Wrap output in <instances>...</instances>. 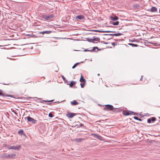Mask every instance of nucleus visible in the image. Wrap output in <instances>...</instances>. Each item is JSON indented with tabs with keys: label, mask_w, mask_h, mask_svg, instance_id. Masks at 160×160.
<instances>
[{
	"label": "nucleus",
	"mask_w": 160,
	"mask_h": 160,
	"mask_svg": "<svg viewBox=\"0 0 160 160\" xmlns=\"http://www.w3.org/2000/svg\"><path fill=\"white\" fill-rule=\"evenodd\" d=\"M2 157L4 158H9V154L6 155V154H3L2 156Z\"/></svg>",
	"instance_id": "obj_19"
},
{
	"label": "nucleus",
	"mask_w": 160,
	"mask_h": 160,
	"mask_svg": "<svg viewBox=\"0 0 160 160\" xmlns=\"http://www.w3.org/2000/svg\"><path fill=\"white\" fill-rule=\"evenodd\" d=\"M123 114L126 116L130 115H132V114H133L134 115H136V114L135 113H134L133 112H131V111L129 112L127 111H123Z\"/></svg>",
	"instance_id": "obj_4"
},
{
	"label": "nucleus",
	"mask_w": 160,
	"mask_h": 160,
	"mask_svg": "<svg viewBox=\"0 0 160 160\" xmlns=\"http://www.w3.org/2000/svg\"><path fill=\"white\" fill-rule=\"evenodd\" d=\"M71 104L72 105H77L78 104V102L76 100H74L71 102Z\"/></svg>",
	"instance_id": "obj_15"
},
{
	"label": "nucleus",
	"mask_w": 160,
	"mask_h": 160,
	"mask_svg": "<svg viewBox=\"0 0 160 160\" xmlns=\"http://www.w3.org/2000/svg\"><path fill=\"white\" fill-rule=\"evenodd\" d=\"M84 51L86 52V51H88V52H92V50H88V49H85L84 50Z\"/></svg>",
	"instance_id": "obj_30"
},
{
	"label": "nucleus",
	"mask_w": 160,
	"mask_h": 160,
	"mask_svg": "<svg viewBox=\"0 0 160 160\" xmlns=\"http://www.w3.org/2000/svg\"><path fill=\"white\" fill-rule=\"evenodd\" d=\"M119 23L118 21H116L115 22H113L112 24L114 25H118Z\"/></svg>",
	"instance_id": "obj_22"
},
{
	"label": "nucleus",
	"mask_w": 160,
	"mask_h": 160,
	"mask_svg": "<svg viewBox=\"0 0 160 160\" xmlns=\"http://www.w3.org/2000/svg\"><path fill=\"white\" fill-rule=\"evenodd\" d=\"M76 18L81 20L84 18V16L82 15H79L76 16Z\"/></svg>",
	"instance_id": "obj_12"
},
{
	"label": "nucleus",
	"mask_w": 160,
	"mask_h": 160,
	"mask_svg": "<svg viewBox=\"0 0 160 160\" xmlns=\"http://www.w3.org/2000/svg\"><path fill=\"white\" fill-rule=\"evenodd\" d=\"M7 147L9 149H14V150H18L20 148V146H11L9 145H7Z\"/></svg>",
	"instance_id": "obj_2"
},
{
	"label": "nucleus",
	"mask_w": 160,
	"mask_h": 160,
	"mask_svg": "<svg viewBox=\"0 0 160 160\" xmlns=\"http://www.w3.org/2000/svg\"><path fill=\"white\" fill-rule=\"evenodd\" d=\"M79 64V63L78 62L75 64H74L73 66L72 67V68L74 69L76 68V67L77 66V65H78Z\"/></svg>",
	"instance_id": "obj_24"
},
{
	"label": "nucleus",
	"mask_w": 160,
	"mask_h": 160,
	"mask_svg": "<svg viewBox=\"0 0 160 160\" xmlns=\"http://www.w3.org/2000/svg\"><path fill=\"white\" fill-rule=\"evenodd\" d=\"M93 31H95V32H115V31H100L98 30H93Z\"/></svg>",
	"instance_id": "obj_8"
},
{
	"label": "nucleus",
	"mask_w": 160,
	"mask_h": 160,
	"mask_svg": "<svg viewBox=\"0 0 160 160\" xmlns=\"http://www.w3.org/2000/svg\"><path fill=\"white\" fill-rule=\"evenodd\" d=\"M159 118L160 119V117H159Z\"/></svg>",
	"instance_id": "obj_42"
},
{
	"label": "nucleus",
	"mask_w": 160,
	"mask_h": 160,
	"mask_svg": "<svg viewBox=\"0 0 160 160\" xmlns=\"http://www.w3.org/2000/svg\"><path fill=\"white\" fill-rule=\"evenodd\" d=\"M151 118H149L148 119L147 122L148 123H150L151 122Z\"/></svg>",
	"instance_id": "obj_32"
},
{
	"label": "nucleus",
	"mask_w": 160,
	"mask_h": 160,
	"mask_svg": "<svg viewBox=\"0 0 160 160\" xmlns=\"http://www.w3.org/2000/svg\"><path fill=\"white\" fill-rule=\"evenodd\" d=\"M128 44L130 46H132V47H137L138 46V45L137 44L133 43H129Z\"/></svg>",
	"instance_id": "obj_23"
},
{
	"label": "nucleus",
	"mask_w": 160,
	"mask_h": 160,
	"mask_svg": "<svg viewBox=\"0 0 160 160\" xmlns=\"http://www.w3.org/2000/svg\"><path fill=\"white\" fill-rule=\"evenodd\" d=\"M9 158H12L15 157L16 156V155L15 154H9Z\"/></svg>",
	"instance_id": "obj_18"
},
{
	"label": "nucleus",
	"mask_w": 160,
	"mask_h": 160,
	"mask_svg": "<svg viewBox=\"0 0 160 160\" xmlns=\"http://www.w3.org/2000/svg\"><path fill=\"white\" fill-rule=\"evenodd\" d=\"M23 131L22 130H19L18 132V134L21 135H22V134H23Z\"/></svg>",
	"instance_id": "obj_20"
},
{
	"label": "nucleus",
	"mask_w": 160,
	"mask_h": 160,
	"mask_svg": "<svg viewBox=\"0 0 160 160\" xmlns=\"http://www.w3.org/2000/svg\"><path fill=\"white\" fill-rule=\"evenodd\" d=\"M159 12L160 13V10H159Z\"/></svg>",
	"instance_id": "obj_41"
},
{
	"label": "nucleus",
	"mask_w": 160,
	"mask_h": 160,
	"mask_svg": "<svg viewBox=\"0 0 160 160\" xmlns=\"http://www.w3.org/2000/svg\"><path fill=\"white\" fill-rule=\"evenodd\" d=\"M0 96L12 97V95L6 94L5 93H3L2 91H1L0 90Z\"/></svg>",
	"instance_id": "obj_7"
},
{
	"label": "nucleus",
	"mask_w": 160,
	"mask_h": 160,
	"mask_svg": "<svg viewBox=\"0 0 160 160\" xmlns=\"http://www.w3.org/2000/svg\"><path fill=\"white\" fill-rule=\"evenodd\" d=\"M138 120L139 121H142V119H141L138 118Z\"/></svg>",
	"instance_id": "obj_38"
},
{
	"label": "nucleus",
	"mask_w": 160,
	"mask_h": 160,
	"mask_svg": "<svg viewBox=\"0 0 160 160\" xmlns=\"http://www.w3.org/2000/svg\"><path fill=\"white\" fill-rule=\"evenodd\" d=\"M54 16L53 14H50L49 15L44 16V18H45V20H48L53 18Z\"/></svg>",
	"instance_id": "obj_5"
},
{
	"label": "nucleus",
	"mask_w": 160,
	"mask_h": 160,
	"mask_svg": "<svg viewBox=\"0 0 160 160\" xmlns=\"http://www.w3.org/2000/svg\"><path fill=\"white\" fill-rule=\"evenodd\" d=\"M103 109L106 111H112L114 109V107L112 105L110 104H107L105 105Z\"/></svg>",
	"instance_id": "obj_1"
},
{
	"label": "nucleus",
	"mask_w": 160,
	"mask_h": 160,
	"mask_svg": "<svg viewBox=\"0 0 160 160\" xmlns=\"http://www.w3.org/2000/svg\"><path fill=\"white\" fill-rule=\"evenodd\" d=\"M76 83V82L74 81H71L69 84V87H72Z\"/></svg>",
	"instance_id": "obj_16"
},
{
	"label": "nucleus",
	"mask_w": 160,
	"mask_h": 160,
	"mask_svg": "<svg viewBox=\"0 0 160 160\" xmlns=\"http://www.w3.org/2000/svg\"><path fill=\"white\" fill-rule=\"evenodd\" d=\"M112 45H114V43H112Z\"/></svg>",
	"instance_id": "obj_39"
},
{
	"label": "nucleus",
	"mask_w": 160,
	"mask_h": 160,
	"mask_svg": "<svg viewBox=\"0 0 160 160\" xmlns=\"http://www.w3.org/2000/svg\"><path fill=\"white\" fill-rule=\"evenodd\" d=\"M40 33H41V34H44V33H45V32H44H44H39Z\"/></svg>",
	"instance_id": "obj_36"
},
{
	"label": "nucleus",
	"mask_w": 160,
	"mask_h": 160,
	"mask_svg": "<svg viewBox=\"0 0 160 160\" xmlns=\"http://www.w3.org/2000/svg\"><path fill=\"white\" fill-rule=\"evenodd\" d=\"M48 116L50 118H52L53 117V115L51 112H50L48 114Z\"/></svg>",
	"instance_id": "obj_27"
},
{
	"label": "nucleus",
	"mask_w": 160,
	"mask_h": 160,
	"mask_svg": "<svg viewBox=\"0 0 160 160\" xmlns=\"http://www.w3.org/2000/svg\"><path fill=\"white\" fill-rule=\"evenodd\" d=\"M122 35V33H116L114 34H104V35H109V36H119Z\"/></svg>",
	"instance_id": "obj_6"
},
{
	"label": "nucleus",
	"mask_w": 160,
	"mask_h": 160,
	"mask_svg": "<svg viewBox=\"0 0 160 160\" xmlns=\"http://www.w3.org/2000/svg\"><path fill=\"white\" fill-rule=\"evenodd\" d=\"M80 84L82 88H83L85 86L84 83H81Z\"/></svg>",
	"instance_id": "obj_28"
},
{
	"label": "nucleus",
	"mask_w": 160,
	"mask_h": 160,
	"mask_svg": "<svg viewBox=\"0 0 160 160\" xmlns=\"http://www.w3.org/2000/svg\"><path fill=\"white\" fill-rule=\"evenodd\" d=\"M62 77L63 80L65 81H66L65 78L63 75H62Z\"/></svg>",
	"instance_id": "obj_34"
},
{
	"label": "nucleus",
	"mask_w": 160,
	"mask_h": 160,
	"mask_svg": "<svg viewBox=\"0 0 160 160\" xmlns=\"http://www.w3.org/2000/svg\"><path fill=\"white\" fill-rule=\"evenodd\" d=\"M76 114L75 113H68V117L69 118H72L74 116L76 115Z\"/></svg>",
	"instance_id": "obj_10"
},
{
	"label": "nucleus",
	"mask_w": 160,
	"mask_h": 160,
	"mask_svg": "<svg viewBox=\"0 0 160 160\" xmlns=\"http://www.w3.org/2000/svg\"><path fill=\"white\" fill-rule=\"evenodd\" d=\"M51 32H52L51 31H44V32H45V33H46V34H48L51 33Z\"/></svg>",
	"instance_id": "obj_25"
},
{
	"label": "nucleus",
	"mask_w": 160,
	"mask_h": 160,
	"mask_svg": "<svg viewBox=\"0 0 160 160\" xmlns=\"http://www.w3.org/2000/svg\"><path fill=\"white\" fill-rule=\"evenodd\" d=\"M92 41H97L98 42H100V39L98 38H95L94 37H93V38H92Z\"/></svg>",
	"instance_id": "obj_14"
},
{
	"label": "nucleus",
	"mask_w": 160,
	"mask_h": 160,
	"mask_svg": "<svg viewBox=\"0 0 160 160\" xmlns=\"http://www.w3.org/2000/svg\"><path fill=\"white\" fill-rule=\"evenodd\" d=\"M143 76H142L141 77V79H140V80H142V78H143Z\"/></svg>",
	"instance_id": "obj_37"
},
{
	"label": "nucleus",
	"mask_w": 160,
	"mask_h": 160,
	"mask_svg": "<svg viewBox=\"0 0 160 160\" xmlns=\"http://www.w3.org/2000/svg\"><path fill=\"white\" fill-rule=\"evenodd\" d=\"M133 118L136 120H138V118L137 117H134Z\"/></svg>",
	"instance_id": "obj_35"
},
{
	"label": "nucleus",
	"mask_w": 160,
	"mask_h": 160,
	"mask_svg": "<svg viewBox=\"0 0 160 160\" xmlns=\"http://www.w3.org/2000/svg\"><path fill=\"white\" fill-rule=\"evenodd\" d=\"M151 120L152 121H154L156 120V118L154 117H152L151 118Z\"/></svg>",
	"instance_id": "obj_29"
},
{
	"label": "nucleus",
	"mask_w": 160,
	"mask_h": 160,
	"mask_svg": "<svg viewBox=\"0 0 160 160\" xmlns=\"http://www.w3.org/2000/svg\"><path fill=\"white\" fill-rule=\"evenodd\" d=\"M118 17L117 16H115V17H111V19L113 21L116 20L118 19Z\"/></svg>",
	"instance_id": "obj_21"
},
{
	"label": "nucleus",
	"mask_w": 160,
	"mask_h": 160,
	"mask_svg": "<svg viewBox=\"0 0 160 160\" xmlns=\"http://www.w3.org/2000/svg\"><path fill=\"white\" fill-rule=\"evenodd\" d=\"M150 11L152 12H155L157 11V8L155 7H153L151 8Z\"/></svg>",
	"instance_id": "obj_13"
},
{
	"label": "nucleus",
	"mask_w": 160,
	"mask_h": 160,
	"mask_svg": "<svg viewBox=\"0 0 160 160\" xmlns=\"http://www.w3.org/2000/svg\"><path fill=\"white\" fill-rule=\"evenodd\" d=\"M43 101L45 102H51L53 101V100H51L50 101H47V100H44Z\"/></svg>",
	"instance_id": "obj_33"
},
{
	"label": "nucleus",
	"mask_w": 160,
	"mask_h": 160,
	"mask_svg": "<svg viewBox=\"0 0 160 160\" xmlns=\"http://www.w3.org/2000/svg\"><path fill=\"white\" fill-rule=\"evenodd\" d=\"M98 76H99V75H100V74H98Z\"/></svg>",
	"instance_id": "obj_40"
},
{
	"label": "nucleus",
	"mask_w": 160,
	"mask_h": 160,
	"mask_svg": "<svg viewBox=\"0 0 160 160\" xmlns=\"http://www.w3.org/2000/svg\"><path fill=\"white\" fill-rule=\"evenodd\" d=\"M84 139L82 138H78L75 139L74 141L78 142H80L82 140H83Z\"/></svg>",
	"instance_id": "obj_17"
},
{
	"label": "nucleus",
	"mask_w": 160,
	"mask_h": 160,
	"mask_svg": "<svg viewBox=\"0 0 160 160\" xmlns=\"http://www.w3.org/2000/svg\"><path fill=\"white\" fill-rule=\"evenodd\" d=\"M91 135L96 138H98L99 140H101V138L100 136L98 135L95 133H92Z\"/></svg>",
	"instance_id": "obj_9"
},
{
	"label": "nucleus",
	"mask_w": 160,
	"mask_h": 160,
	"mask_svg": "<svg viewBox=\"0 0 160 160\" xmlns=\"http://www.w3.org/2000/svg\"><path fill=\"white\" fill-rule=\"evenodd\" d=\"M27 118L28 122H31L34 124H36L37 123V121L35 119H34L33 118L29 116H28L27 117Z\"/></svg>",
	"instance_id": "obj_3"
},
{
	"label": "nucleus",
	"mask_w": 160,
	"mask_h": 160,
	"mask_svg": "<svg viewBox=\"0 0 160 160\" xmlns=\"http://www.w3.org/2000/svg\"><path fill=\"white\" fill-rule=\"evenodd\" d=\"M80 82L83 83H85L86 82L85 79L83 78L82 75H81V78L80 79Z\"/></svg>",
	"instance_id": "obj_11"
},
{
	"label": "nucleus",
	"mask_w": 160,
	"mask_h": 160,
	"mask_svg": "<svg viewBox=\"0 0 160 160\" xmlns=\"http://www.w3.org/2000/svg\"><path fill=\"white\" fill-rule=\"evenodd\" d=\"M95 49H98V48L97 47H94L91 50H92V51H93L94 50H95Z\"/></svg>",
	"instance_id": "obj_31"
},
{
	"label": "nucleus",
	"mask_w": 160,
	"mask_h": 160,
	"mask_svg": "<svg viewBox=\"0 0 160 160\" xmlns=\"http://www.w3.org/2000/svg\"><path fill=\"white\" fill-rule=\"evenodd\" d=\"M87 41L89 42H93L92 41V38H91V39H89V38H88V39H87Z\"/></svg>",
	"instance_id": "obj_26"
}]
</instances>
